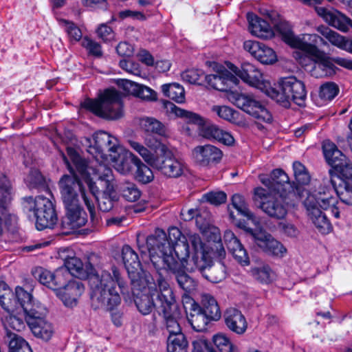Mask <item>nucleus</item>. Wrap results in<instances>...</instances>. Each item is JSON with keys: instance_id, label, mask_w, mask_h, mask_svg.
Wrapping results in <instances>:
<instances>
[{"instance_id": "nucleus-55", "label": "nucleus", "mask_w": 352, "mask_h": 352, "mask_svg": "<svg viewBox=\"0 0 352 352\" xmlns=\"http://www.w3.org/2000/svg\"><path fill=\"white\" fill-rule=\"evenodd\" d=\"M122 196L128 201H135L141 195V192L136 185L131 182H124L120 186Z\"/></svg>"}, {"instance_id": "nucleus-20", "label": "nucleus", "mask_w": 352, "mask_h": 352, "mask_svg": "<svg viewBox=\"0 0 352 352\" xmlns=\"http://www.w3.org/2000/svg\"><path fill=\"white\" fill-rule=\"evenodd\" d=\"M318 201L314 196H307L303 205L307 210V215L322 234H328L332 230L330 221L326 214L318 206Z\"/></svg>"}, {"instance_id": "nucleus-29", "label": "nucleus", "mask_w": 352, "mask_h": 352, "mask_svg": "<svg viewBox=\"0 0 352 352\" xmlns=\"http://www.w3.org/2000/svg\"><path fill=\"white\" fill-rule=\"evenodd\" d=\"M159 309L163 314L165 326L169 333V336L182 333V328L178 322L180 313L177 304L159 307Z\"/></svg>"}, {"instance_id": "nucleus-47", "label": "nucleus", "mask_w": 352, "mask_h": 352, "mask_svg": "<svg viewBox=\"0 0 352 352\" xmlns=\"http://www.w3.org/2000/svg\"><path fill=\"white\" fill-rule=\"evenodd\" d=\"M307 196H314L316 200L318 201V206L323 210H327L330 205H333L335 200L330 193V189L322 185L314 193H307Z\"/></svg>"}, {"instance_id": "nucleus-5", "label": "nucleus", "mask_w": 352, "mask_h": 352, "mask_svg": "<svg viewBox=\"0 0 352 352\" xmlns=\"http://www.w3.org/2000/svg\"><path fill=\"white\" fill-rule=\"evenodd\" d=\"M81 106L107 120H116L123 115L122 94L113 89L105 90L98 99H86Z\"/></svg>"}, {"instance_id": "nucleus-33", "label": "nucleus", "mask_w": 352, "mask_h": 352, "mask_svg": "<svg viewBox=\"0 0 352 352\" xmlns=\"http://www.w3.org/2000/svg\"><path fill=\"white\" fill-rule=\"evenodd\" d=\"M120 85L128 94L133 95L142 100L146 101H154L157 100V94L151 88L136 83L129 80H122Z\"/></svg>"}, {"instance_id": "nucleus-18", "label": "nucleus", "mask_w": 352, "mask_h": 352, "mask_svg": "<svg viewBox=\"0 0 352 352\" xmlns=\"http://www.w3.org/2000/svg\"><path fill=\"white\" fill-rule=\"evenodd\" d=\"M260 180L268 188L269 192L296 194L294 186L289 182L287 175L281 169L274 170L269 177L260 176Z\"/></svg>"}, {"instance_id": "nucleus-54", "label": "nucleus", "mask_w": 352, "mask_h": 352, "mask_svg": "<svg viewBox=\"0 0 352 352\" xmlns=\"http://www.w3.org/2000/svg\"><path fill=\"white\" fill-rule=\"evenodd\" d=\"M212 341L220 352H237V348L223 333L214 335Z\"/></svg>"}, {"instance_id": "nucleus-21", "label": "nucleus", "mask_w": 352, "mask_h": 352, "mask_svg": "<svg viewBox=\"0 0 352 352\" xmlns=\"http://www.w3.org/2000/svg\"><path fill=\"white\" fill-rule=\"evenodd\" d=\"M205 80L212 89L226 92L239 83L238 78L223 67H219L214 74L206 75Z\"/></svg>"}, {"instance_id": "nucleus-64", "label": "nucleus", "mask_w": 352, "mask_h": 352, "mask_svg": "<svg viewBox=\"0 0 352 352\" xmlns=\"http://www.w3.org/2000/svg\"><path fill=\"white\" fill-rule=\"evenodd\" d=\"M144 143L153 151H156L159 150L160 151V155H162L165 151L169 150L165 144H162L158 139L152 135H146L145 136Z\"/></svg>"}, {"instance_id": "nucleus-26", "label": "nucleus", "mask_w": 352, "mask_h": 352, "mask_svg": "<svg viewBox=\"0 0 352 352\" xmlns=\"http://www.w3.org/2000/svg\"><path fill=\"white\" fill-rule=\"evenodd\" d=\"M122 258L132 285L134 287L140 286L138 270L141 264L138 255L129 245H125L122 249Z\"/></svg>"}, {"instance_id": "nucleus-38", "label": "nucleus", "mask_w": 352, "mask_h": 352, "mask_svg": "<svg viewBox=\"0 0 352 352\" xmlns=\"http://www.w3.org/2000/svg\"><path fill=\"white\" fill-rule=\"evenodd\" d=\"M324 158L333 170L342 165L348 158L338 148L337 146L330 142L325 141L322 145Z\"/></svg>"}, {"instance_id": "nucleus-19", "label": "nucleus", "mask_w": 352, "mask_h": 352, "mask_svg": "<svg viewBox=\"0 0 352 352\" xmlns=\"http://www.w3.org/2000/svg\"><path fill=\"white\" fill-rule=\"evenodd\" d=\"M85 291V284L80 279L70 277L63 288L57 294V297L65 307L72 308L78 305Z\"/></svg>"}, {"instance_id": "nucleus-41", "label": "nucleus", "mask_w": 352, "mask_h": 352, "mask_svg": "<svg viewBox=\"0 0 352 352\" xmlns=\"http://www.w3.org/2000/svg\"><path fill=\"white\" fill-rule=\"evenodd\" d=\"M201 309L210 320H218L221 316L219 306L215 298L209 294L201 295Z\"/></svg>"}, {"instance_id": "nucleus-48", "label": "nucleus", "mask_w": 352, "mask_h": 352, "mask_svg": "<svg viewBox=\"0 0 352 352\" xmlns=\"http://www.w3.org/2000/svg\"><path fill=\"white\" fill-rule=\"evenodd\" d=\"M179 285L186 293H190L196 289V280L190 277L182 268L173 274Z\"/></svg>"}, {"instance_id": "nucleus-36", "label": "nucleus", "mask_w": 352, "mask_h": 352, "mask_svg": "<svg viewBox=\"0 0 352 352\" xmlns=\"http://www.w3.org/2000/svg\"><path fill=\"white\" fill-rule=\"evenodd\" d=\"M30 318L31 320L28 321V324L33 334L45 341L49 340L53 334L52 324L43 319L38 312L36 316Z\"/></svg>"}, {"instance_id": "nucleus-7", "label": "nucleus", "mask_w": 352, "mask_h": 352, "mask_svg": "<svg viewBox=\"0 0 352 352\" xmlns=\"http://www.w3.org/2000/svg\"><path fill=\"white\" fill-rule=\"evenodd\" d=\"M24 208L32 211L36 218V226L39 230L52 228L58 221L54 204L43 196L24 198Z\"/></svg>"}, {"instance_id": "nucleus-12", "label": "nucleus", "mask_w": 352, "mask_h": 352, "mask_svg": "<svg viewBox=\"0 0 352 352\" xmlns=\"http://www.w3.org/2000/svg\"><path fill=\"white\" fill-rule=\"evenodd\" d=\"M228 99L238 108L254 118L266 123L272 122V116L270 111L254 96L231 91Z\"/></svg>"}, {"instance_id": "nucleus-42", "label": "nucleus", "mask_w": 352, "mask_h": 352, "mask_svg": "<svg viewBox=\"0 0 352 352\" xmlns=\"http://www.w3.org/2000/svg\"><path fill=\"white\" fill-rule=\"evenodd\" d=\"M140 126L146 135L155 134L164 137L168 135L165 125L153 118L146 117L142 118Z\"/></svg>"}, {"instance_id": "nucleus-13", "label": "nucleus", "mask_w": 352, "mask_h": 352, "mask_svg": "<svg viewBox=\"0 0 352 352\" xmlns=\"http://www.w3.org/2000/svg\"><path fill=\"white\" fill-rule=\"evenodd\" d=\"M237 226L245 230L254 243L266 254L280 257L285 254L286 248L283 245L264 230H253L248 228L245 222L241 221L237 223Z\"/></svg>"}, {"instance_id": "nucleus-60", "label": "nucleus", "mask_w": 352, "mask_h": 352, "mask_svg": "<svg viewBox=\"0 0 352 352\" xmlns=\"http://www.w3.org/2000/svg\"><path fill=\"white\" fill-rule=\"evenodd\" d=\"M128 142L130 146L138 152L146 162L152 166L153 161L155 160L156 156H154L147 148L138 142L129 140Z\"/></svg>"}, {"instance_id": "nucleus-45", "label": "nucleus", "mask_w": 352, "mask_h": 352, "mask_svg": "<svg viewBox=\"0 0 352 352\" xmlns=\"http://www.w3.org/2000/svg\"><path fill=\"white\" fill-rule=\"evenodd\" d=\"M16 297L20 305L29 317L36 316V312L32 308V296L21 287H16L15 290Z\"/></svg>"}, {"instance_id": "nucleus-32", "label": "nucleus", "mask_w": 352, "mask_h": 352, "mask_svg": "<svg viewBox=\"0 0 352 352\" xmlns=\"http://www.w3.org/2000/svg\"><path fill=\"white\" fill-rule=\"evenodd\" d=\"M118 156L115 160L109 159L108 161L115 164L116 169L122 174H128L132 171L133 166L140 164V159L133 153L126 151L121 146L118 152Z\"/></svg>"}, {"instance_id": "nucleus-28", "label": "nucleus", "mask_w": 352, "mask_h": 352, "mask_svg": "<svg viewBox=\"0 0 352 352\" xmlns=\"http://www.w3.org/2000/svg\"><path fill=\"white\" fill-rule=\"evenodd\" d=\"M247 19L252 34L262 39H270L274 36L272 28L265 20L253 13H248Z\"/></svg>"}, {"instance_id": "nucleus-62", "label": "nucleus", "mask_w": 352, "mask_h": 352, "mask_svg": "<svg viewBox=\"0 0 352 352\" xmlns=\"http://www.w3.org/2000/svg\"><path fill=\"white\" fill-rule=\"evenodd\" d=\"M211 110L223 120L231 121L235 119L236 111L228 106L214 105Z\"/></svg>"}, {"instance_id": "nucleus-25", "label": "nucleus", "mask_w": 352, "mask_h": 352, "mask_svg": "<svg viewBox=\"0 0 352 352\" xmlns=\"http://www.w3.org/2000/svg\"><path fill=\"white\" fill-rule=\"evenodd\" d=\"M243 47L263 64L270 65L276 61L275 52L264 43L254 41H247L244 42Z\"/></svg>"}, {"instance_id": "nucleus-53", "label": "nucleus", "mask_w": 352, "mask_h": 352, "mask_svg": "<svg viewBox=\"0 0 352 352\" xmlns=\"http://www.w3.org/2000/svg\"><path fill=\"white\" fill-rule=\"evenodd\" d=\"M58 23L64 28L71 42L80 40L82 38L81 30L74 22L60 19L58 20Z\"/></svg>"}, {"instance_id": "nucleus-4", "label": "nucleus", "mask_w": 352, "mask_h": 352, "mask_svg": "<svg viewBox=\"0 0 352 352\" xmlns=\"http://www.w3.org/2000/svg\"><path fill=\"white\" fill-rule=\"evenodd\" d=\"M170 109L177 117L184 118L188 123L197 125L198 133L201 137L210 141L216 140L228 146L234 143V139L230 133L223 130L209 120L197 113L182 109L172 103H170Z\"/></svg>"}, {"instance_id": "nucleus-35", "label": "nucleus", "mask_w": 352, "mask_h": 352, "mask_svg": "<svg viewBox=\"0 0 352 352\" xmlns=\"http://www.w3.org/2000/svg\"><path fill=\"white\" fill-rule=\"evenodd\" d=\"M155 281V285L158 287L159 291H155L152 293L155 294V298L159 303V307L176 304L175 298L169 284L160 274L157 275Z\"/></svg>"}, {"instance_id": "nucleus-59", "label": "nucleus", "mask_w": 352, "mask_h": 352, "mask_svg": "<svg viewBox=\"0 0 352 352\" xmlns=\"http://www.w3.org/2000/svg\"><path fill=\"white\" fill-rule=\"evenodd\" d=\"M339 89L334 82H329L321 85L320 89V97L324 100H331L338 94Z\"/></svg>"}, {"instance_id": "nucleus-39", "label": "nucleus", "mask_w": 352, "mask_h": 352, "mask_svg": "<svg viewBox=\"0 0 352 352\" xmlns=\"http://www.w3.org/2000/svg\"><path fill=\"white\" fill-rule=\"evenodd\" d=\"M186 240L188 244H191L193 249L192 256L191 258H188V266H192L210 255L204 249V244L198 234H189Z\"/></svg>"}, {"instance_id": "nucleus-50", "label": "nucleus", "mask_w": 352, "mask_h": 352, "mask_svg": "<svg viewBox=\"0 0 352 352\" xmlns=\"http://www.w3.org/2000/svg\"><path fill=\"white\" fill-rule=\"evenodd\" d=\"M168 352H188V342L183 333L169 336L167 340Z\"/></svg>"}, {"instance_id": "nucleus-16", "label": "nucleus", "mask_w": 352, "mask_h": 352, "mask_svg": "<svg viewBox=\"0 0 352 352\" xmlns=\"http://www.w3.org/2000/svg\"><path fill=\"white\" fill-rule=\"evenodd\" d=\"M187 271H198L204 278L213 283L221 282L226 276V266L221 262L213 264L210 255L192 266H188Z\"/></svg>"}, {"instance_id": "nucleus-17", "label": "nucleus", "mask_w": 352, "mask_h": 352, "mask_svg": "<svg viewBox=\"0 0 352 352\" xmlns=\"http://www.w3.org/2000/svg\"><path fill=\"white\" fill-rule=\"evenodd\" d=\"M36 274L39 282L54 291L56 296L70 278L69 272L66 268L62 267L57 268L53 272L39 268Z\"/></svg>"}, {"instance_id": "nucleus-1", "label": "nucleus", "mask_w": 352, "mask_h": 352, "mask_svg": "<svg viewBox=\"0 0 352 352\" xmlns=\"http://www.w3.org/2000/svg\"><path fill=\"white\" fill-rule=\"evenodd\" d=\"M62 267L67 270L70 277L74 276L79 279L88 278L91 305L94 309L112 311L120 304L121 298L116 285L122 293L126 283L116 267H111V273L103 270L98 274L90 262L84 265L79 258L71 256L65 260Z\"/></svg>"}, {"instance_id": "nucleus-15", "label": "nucleus", "mask_w": 352, "mask_h": 352, "mask_svg": "<svg viewBox=\"0 0 352 352\" xmlns=\"http://www.w3.org/2000/svg\"><path fill=\"white\" fill-rule=\"evenodd\" d=\"M151 166L169 178L181 177L186 169L184 162L176 157L170 150L165 151L162 155L156 156Z\"/></svg>"}, {"instance_id": "nucleus-46", "label": "nucleus", "mask_w": 352, "mask_h": 352, "mask_svg": "<svg viewBox=\"0 0 352 352\" xmlns=\"http://www.w3.org/2000/svg\"><path fill=\"white\" fill-rule=\"evenodd\" d=\"M162 91L165 96L177 103H182L185 101L184 89L178 83L163 85Z\"/></svg>"}, {"instance_id": "nucleus-8", "label": "nucleus", "mask_w": 352, "mask_h": 352, "mask_svg": "<svg viewBox=\"0 0 352 352\" xmlns=\"http://www.w3.org/2000/svg\"><path fill=\"white\" fill-rule=\"evenodd\" d=\"M255 200L260 199L259 207L269 217L283 219L287 214V197L289 195L269 192L258 187L254 190Z\"/></svg>"}, {"instance_id": "nucleus-3", "label": "nucleus", "mask_w": 352, "mask_h": 352, "mask_svg": "<svg viewBox=\"0 0 352 352\" xmlns=\"http://www.w3.org/2000/svg\"><path fill=\"white\" fill-rule=\"evenodd\" d=\"M244 82L262 89L266 95L285 107L293 101L298 106H303L307 96L305 86L294 76L283 78L278 87H267L263 83V74L254 65L245 62L241 69L233 70Z\"/></svg>"}, {"instance_id": "nucleus-30", "label": "nucleus", "mask_w": 352, "mask_h": 352, "mask_svg": "<svg viewBox=\"0 0 352 352\" xmlns=\"http://www.w3.org/2000/svg\"><path fill=\"white\" fill-rule=\"evenodd\" d=\"M149 258L151 254L157 255L164 251H170V245L168 241L166 232L162 229H156L154 234L146 237Z\"/></svg>"}, {"instance_id": "nucleus-31", "label": "nucleus", "mask_w": 352, "mask_h": 352, "mask_svg": "<svg viewBox=\"0 0 352 352\" xmlns=\"http://www.w3.org/2000/svg\"><path fill=\"white\" fill-rule=\"evenodd\" d=\"M316 31L333 45L352 54V40L346 38L326 25L318 26Z\"/></svg>"}, {"instance_id": "nucleus-56", "label": "nucleus", "mask_w": 352, "mask_h": 352, "mask_svg": "<svg viewBox=\"0 0 352 352\" xmlns=\"http://www.w3.org/2000/svg\"><path fill=\"white\" fill-rule=\"evenodd\" d=\"M232 205L238 211V212L244 217H246L249 220L254 221V214L248 209L245 203V199L243 196L235 194L232 197Z\"/></svg>"}, {"instance_id": "nucleus-43", "label": "nucleus", "mask_w": 352, "mask_h": 352, "mask_svg": "<svg viewBox=\"0 0 352 352\" xmlns=\"http://www.w3.org/2000/svg\"><path fill=\"white\" fill-rule=\"evenodd\" d=\"M293 169L295 179L297 183L296 186H294V188L296 194L300 195V194L303 192L301 186L307 185L310 182L311 177L305 166L299 162H294Z\"/></svg>"}, {"instance_id": "nucleus-61", "label": "nucleus", "mask_w": 352, "mask_h": 352, "mask_svg": "<svg viewBox=\"0 0 352 352\" xmlns=\"http://www.w3.org/2000/svg\"><path fill=\"white\" fill-rule=\"evenodd\" d=\"M25 182L30 188H36L43 185L44 178L39 170L32 169L25 178Z\"/></svg>"}, {"instance_id": "nucleus-6", "label": "nucleus", "mask_w": 352, "mask_h": 352, "mask_svg": "<svg viewBox=\"0 0 352 352\" xmlns=\"http://www.w3.org/2000/svg\"><path fill=\"white\" fill-rule=\"evenodd\" d=\"M170 251H164L157 255L151 254L150 260L155 269H166L175 273L182 268L187 270L188 258L190 255L188 245L178 243L173 248L170 247Z\"/></svg>"}, {"instance_id": "nucleus-51", "label": "nucleus", "mask_w": 352, "mask_h": 352, "mask_svg": "<svg viewBox=\"0 0 352 352\" xmlns=\"http://www.w3.org/2000/svg\"><path fill=\"white\" fill-rule=\"evenodd\" d=\"M3 342L8 346L9 352H16L21 351L23 342L28 344L25 339L17 333L6 329V333L3 336Z\"/></svg>"}, {"instance_id": "nucleus-9", "label": "nucleus", "mask_w": 352, "mask_h": 352, "mask_svg": "<svg viewBox=\"0 0 352 352\" xmlns=\"http://www.w3.org/2000/svg\"><path fill=\"white\" fill-rule=\"evenodd\" d=\"M98 175V182L103 191L96 197L100 210L107 212L110 211L118 198L115 192V181L112 170L103 164H100L96 168Z\"/></svg>"}, {"instance_id": "nucleus-14", "label": "nucleus", "mask_w": 352, "mask_h": 352, "mask_svg": "<svg viewBox=\"0 0 352 352\" xmlns=\"http://www.w3.org/2000/svg\"><path fill=\"white\" fill-rule=\"evenodd\" d=\"M9 182L6 177H0V238L7 232L13 230L17 223V217L8 207L10 199Z\"/></svg>"}, {"instance_id": "nucleus-40", "label": "nucleus", "mask_w": 352, "mask_h": 352, "mask_svg": "<svg viewBox=\"0 0 352 352\" xmlns=\"http://www.w3.org/2000/svg\"><path fill=\"white\" fill-rule=\"evenodd\" d=\"M334 67L333 63L324 58L322 54L320 59L315 60L312 63L311 68H307V72L315 78H322L331 75L334 72Z\"/></svg>"}, {"instance_id": "nucleus-49", "label": "nucleus", "mask_w": 352, "mask_h": 352, "mask_svg": "<svg viewBox=\"0 0 352 352\" xmlns=\"http://www.w3.org/2000/svg\"><path fill=\"white\" fill-rule=\"evenodd\" d=\"M274 26L276 31L281 35L283 41L293 48L298 36L294 34L288 22L280 21L274 23Z\"/></svg>"}, {"instance_id": "nucleus-27", "label": "nucleus", "mask_w": 352, "mask_h": 352, "mask_svg": "<svg viewBox=\"0 0 352 352\" xmlns=\"http://www.w3.org/2000/svg\"><path fill=\"white\" fill-rule=\"evenodd\" d=\"M223 240L228 251L240 264L249 265L250 259L245 249L231 230L225 231Z\"/></svg>"}, {"instance_id": "nucleus-34", "label": "nucleus", "mask_w": 352, "mask_h": 352, "mask_svg": "<svg viewBox=\"0 0 352 352\" xmlns=\"http://www.w3.org/2000/svg\"><path fill=\"white\" fill-rule=\"evenodd\" d=\"M224 319L228 328L239 335L244 333L247 329L248 324L245 318L236 309H228L225 312Z\"/></svg>"}, {"instance_id": "nucleus-10", "label": "nucleus", "mask_w": 352, "mask_h": 352, "mask_svg": "<svg viewBox=\"0 0 352 352\" xmlns=\"http://www.w3.org/2000/svg\"><path fill=\"white\" fill-rule=\"evenodd\" d=\"M330 182L340 199L352 205V163L348 159L335 170H329Z\"/></svg>"}, {"instance_id": "nucleus-52", "label": "nucleus", "mask_w": 352, "mask_h": 352, "mask_svg": "<svg viewBox=\"0 0 352 352\" xmlns=\"http://www.w3.org/2000/svg\"><path fill=\"white\" fill-rule=\"evenodd\" d=\"M251 274L256 280L261 283L268 284L273 280V272L267 265L252 268Z\"/></svg>"}, {"instance_id": "nucleus-11", "label": "nucleus", "mask_w": 352, "mask_h": 352, "mask_svg": "<svg viewBox=\"0 0 352 352\" xmlns=\"http://www.w3.org/2000/svg\"><path fill=\"white\" fill-rule=\"evenodd\" d=\"M94 144H90L88 152L93 155L97 161L100 159L107 161L109 159L115 160L118 156L120 149L117 138L104 131H99L93 136ZM87 141L90 142L89 139Z\"/></svg>"}, {"instance_id": "nucleus-63", "label": "nucleus", "mask_w": 352, "mask_h": 352, "mask_svg": "<svg viewBox=\"0 0 352 352\" xmlns=\"http://www.w3.org/2000/svg\"><path fill=\"white\" fill-rule=\"evenodd\" d=\"M167 239L169 245L172 248H173L174 246H176L178 243H183L188 245V243L186 240V237L182 236L181 231L175 227H173L168 230Z\"/></svg>"}, {"instance_id": "nucleus-44", "label": "nucleus", "mask_w": 352, "mask_h": 352, "mask_svg": "<svg viewBox=\"0 0 352 352\" xmlns=\"http://www.w3.org/2000/svg\"><path fill=\"white\" fill-rule=\"evenodd\" d=\"M155 295L152 292L138 295L135 299V305L138 311L143 315L149 314L156 307L159 309V303H155Z\"/></svg>"}, {"instance_id": "nucleus-24", "label": "nucleus", "mask_w": 352, "mask_h": 352, "mask_svg": "<svg viewBox=\"0 0 352 352\" xmlns=\"http://www.w3.org/2000/svg\"><path fill=\"white\" fill-rule=\"evenodd\" d=\"M315 10L326 23L342 32H347L352 28V20L336 10H330L323 7H315Z\"/></svg>"}, {"instance_id": "nucleus-2", "label": "nucleus", "mask_w": 352, "mask_h": 352, "mask_svg": "<svg viewBox=\"0 0 352 352\" xmlns=\"http://www.w3.org/2000/svg\"><path fill=\"white\" fill-rule=\"evenodd\" d=\"M63 159L72 173V175H64L59 181L61 198L66 210L65 221L63 223H67L70 229H77L85 225L86 213L80 206L79 194L89 212L91 221L93 223H98L94 204L86 195L82 183L75 174L67 157L63 155Z\"/></svg>"}, {"instance_id": "nucleus-57", "label": "nucleus", "mask_w": 352, "mask_h": 352, "mask_svg": "<svg viewBox=\"0 0 352 352\" xmlns=\"http://www.w3.org/2000/svg\"><path fill=\"white\" fill-rule=\"evenodd\" d=\"M137 170L135 175V179L144 184L150 183L153 180L154 175L151 169L140 160V164L136 166Z\"/></svg>"}, {"instance_id": "nucleus-58", "label": "nucleus", "mask_w": 352, "mask_h": 352, "mask_svg": "<svg viewBox=\"0 0 352 352\" xmlns=\"http://www.w3.org/2000/svg\"><path fill=\"white\" fill-rule=\"evenodd\" d=\"M67 154L72 162L76 170L82 175H83L87 168V162L82 159L73 148L68 147L67 148Z\"/></svg>"}, {"instance_id": "nucleus-22", "label": "nucleus", "mask_w": 352, "mask_h": 352, "mask_svg": "<svg viewBox=\"0 0 352 352\" xmlns=\"http://www.w3.org/2000/svg\"><path fill=\"white\" fill-rule=\"evenodd\" d=\"M192 155L197 164L208 166L211 164L219 163L223 157V152L217 146L207 144L195 146L192 151Z\"/></svg>"}, {"instance_id": "nucleus-23", "label": "nucleus", "mask_w": 352, "mask_h": 352, "mask_svg": "<svg viewBox=\"0 0 352 352\" xmlns=\"http://www.w3.org/2000/svg\"><path fill=\"white\" fill-rule=\"evenodd\" d=\"M327 45V43L316 34H305L298 36L293 48L298 49L316 58H320L322 52L318 45Z\"/></svg>"}, {"instance_id": "nucleus-37", "label": "nucleus", "mask_w": 352, "mask_h": 352, "mask_svg": "<svg viewBox=\"0 0 352 352\" xmlns=\"http://www.w3.org/2000/svg\"><path fill=\"white\" fill-rule=\"evenodd\" d=\"M187 319L192 328L196 331H204L206 329L208 322L211 320L201 309L200 306L192 302L190 311L187 314Z\"/></svg>"}]
</instances>
